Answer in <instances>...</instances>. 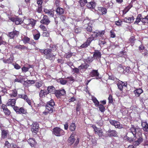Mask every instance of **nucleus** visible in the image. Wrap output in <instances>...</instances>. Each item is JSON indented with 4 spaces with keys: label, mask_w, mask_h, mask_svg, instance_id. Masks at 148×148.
Here are the masks:
<instances>
[{
    "label": "nucleus",
    "mask_w": 148,
    "mask_h": 148,
    "mask_svg": "<svg viewBox=\"0 0 148 148\" xmlns=\"http://www.w3.org/2000/svg\"><path fill=\"white\" fill-rule=\"evenodd\" d=\"M101 52L98 50H95L93 52V57L97 59H100L101 58Z\"/></svg>",
    "instance_id": "nucleus-26"
},
{
    "label": "nucleus",
    "mask_w": 148,
    "mask_h": 148,
    "mask_svg": "<svg viewBox=\"0 0 148 148\" xmlns=\"http://www.w3.org/2000/svg\"><path fill=\"white\" fill-rule=\"evenodd\" d=\"M91 42L90 39L88 38L86 42L81 45L80 47L82 48H86L90 45Z\"/></svg>",
    "instance_id": "nucleus-31"
},
{
    "label": "nucleus",
    "mask_w": 148,
    "mask_h": 148,
    "mask_svg": "<svg viewBox=\"0 0 148 148\" xmlns=\"http://www.w3.org/2000/svg\"><path fill=\"white\" fill-rule=\"evenodd\" d=\"M39 51L42 54L45 56L46 58L50 60L53 61L55 59L56 53H52V49H40Z\"/></svg>",
    "instance_id": "nucleus-1"
},
{
    "label": "nucleus",
    "mask_w": 148,
    "mask_h": 148,
    "mask_svg": "<svg viewBox=\"0 0 148 148\" xmlns=\"http://www.w3.org/2000/svg\"><path fill=\"white\" fill-rule=\"evenodd\" d=\"M107 132L108 136H110L116 137L117 136V133L114 130L109 129Z\"/></svg>",
    "instance_id": "nucleus-25"
},
{
    "label": "nucleus",
    "mask_w": 148,
    "mask_h": 148,
    "mask_svg": "<svg viewBox=\"0 0 148 148\" xmlns=\"http://www.w3.org/2000/svg\"><path fill=\"white\" fill-rule=\"evenodd\" d=\"M82 29L81 27L76 28L75 29V32L76 33H79L81 32Z\"/></svg>",
    "instance_id": "nucleus-57"
},
{
    "label": "nucleus",
    "mask_w": 148,
    "mask_h": 148,
    "mask_svg": "<svg viewBox=\"0 0 148 148\" xmlns=\"http://www.w3.org/2000/svg\"><path fill=\"white\" fill-rule=\"evenodd\" d=\"M117 80L119 82L117 85L118 88L121 90H122L123 88V87H127V84L126 82H123L119 79H117Z\"/></svg>",
    "instance_id": "nucleus-13"
},
{
    "label": "nucleus",
    "mask_w": 148,
    "mask_h": 148,
    "mask_svg": "<svg viewBox=\"0 0 148 148\" xmlns=\"http://www.w3.org/2000/svg\"><path fill=\"white\" fill-rule=\"evenodd\" d=\"M97 12L99 15H105L107 12V9L104 7H98Z\"/></svg>",
    "instance_id": "nucleus-15"
},
{
    "label": "nucleus",
    "mask_w": 148,
    "mask_h": 148,
    "mask_svg": "<svg viewBox=\"0 0 148 148\" xmlns=\"http://www.w3.org/2000/svg\"><path fill=\"white\" fill-rule=\"evenodd\" d=\"M13 109L17 114H26L27 113V110L23 107H19L16 106L13 107Z\"/></svg>",
    "instance_id": "nucleus-5"
},
{
    "label": "nucleus",
    "mask_w": 148,
    "mask_h": 148,
    "mask_svg": "<svg viewBox=\"0 0 148 148\" xmlns=\"http://www.w3.org/2000/svg\"><path fill=\"white\" fill-rule=\"evenodd\" d=\"M27 67H25V66H23L22 67V71L23 72L26 73L28 71L29 69L33 67V65L27 64Z\"/></svg>",
    "instance_id": "nucleus-38"
},
{
    "label": "nucleus",
    "mask_w": 148,
    "mask_h": 148,
    "mask_svg": "<svg viewBox=\"0 0 148 148\" xmlns=\"http://www.w3.org/2000/svg\"><path fill=\"white\" fill-rule=\"evenodd\" d=\"M39 124L37 122L33 123L31 125V131L33 135H36L38 131Z\"/></svg>",
    "instance_id": "nucleus-6"
},
{
    "label": "nucleus",
    "mask_w": 148,
    "mask_h": 148,
    "mask_svg": "<svg viewBox=\"0 0 148 148\" xmlns=\"http://www.w3.org/2000/svg\"><path fill=\"white\" fill-rule=\"evenodd\" d=\"M14 60V57L12 54L10 55V57L7 59H3L2 61L5 64H12Z\"/></svg>",
    "instance_id": "nucleus-12"
},
{
    "label": "nucleus",
    "mask_w": 148,
    "mask_h": 148,
    "mask_svg": "<svg viewBox=\"0 0 148 148\" xmlns=\"http://www.w3.org/2000/svg\"><path fill=\"white\" fill-rule=\"evenodd\" d=\"M16 99H8V102L6 104V105L8 106H10L13 108L14 106H15L16 103Z\"/></svg>",
    "instance_id": "nucleus-19"
},
{
    "label": "nucleus",
    "mask_w": 148,
    "mask_h": 148,
    "mask_svg": "<svg viewBox=\"0 0 148 148\" xmlns=\"http://www.w3.org/2000/svg\"><path fill=\"white\" fill-rule=\"evenodd\" d=\"M49 94L47 90L45 89L41 90L39 92V95L40 97L44 98Z\"/></svg>",
    "instance_id": "nucleus-29"
},
{
    "label": "nucleus",
    "mask_w": 148,
    "mask_h": 148,
    "mask_svg": "<svg viewBox=\"0 0 148 148\" xmlns=\"http://www.w3.org/2000/svg\"><path fill=\"white\" fill-rule=\"evenodd\" d=\"M107 5H108L107 7L108 8H113V3L112 1L108 2L107 3Z\"/></svg>",
    "instance_id": "nucleus-55"
},
{
    "label": "nucleus",
    "mask_w": 148,
    "mask_h": 148,
    "mask_svg": "<svg viewBox=\"0 0 148 148\" xmlns=\"http://www.w3.org/2000/svg\"><path fill=\"white\" fill-rule=\"evenodd\" d=\"M59 82L62 85H65L67 83V81L64 78H61L59 79Z\"/></svg>",
    "instance_id": "nucleus-52"
},
{
    "label": "nucleus",
    "mask_w": 148,
    "mask_h": 148,
    "mask_svg": "<svg viewBox=\"0 0 148 148\" xmlns=\"http://www.w3.org/2000/svg\"><path fill=\"white\" fill-rule=\"evenodd\" d=\"M28 143L32 147H35L37 144V142L35 139L33 138H29L27 140Z\"/></svg>",
    "instance_id": "nucleus-28"
},
{
    "label": "nucleus",
    "mask_w": 148,
    "mask_h": 148,
    "mask_svg": "<svg viewBox=\"0 0 148 148\" xmlns=\"http://www.w3.org/2000/svg\"><path fill=\"white\" fill-rule=\"evenodd\" d=\"M24 82L25 83L27 86H30L32 84H34L35 82V81L34 80H27L24 81Z\"/></svg>",
    "instance_id": "nucleus-45"
},
{
    "label": "nucleus",
    "mask_w": 148,
    "mask_h": 148,
    "mask_svg": "<svg viewBox=\"0 0 148 148\" xmlns=\"http://www.w3.org/2000/svg\"><path fill=\"white\" fill-rule=\"evenodd\" d=\"M97 34L98 36L99 37H102L105 33L104 30L99 31L96 30Z\"/></svg>",
    "instance_id": "nucleus-47"
},
{
    "label": "nucleus",
    "mask_w": 148,
    "mask_h": 148,
    "mask_svg": "<svg viewBox=\"0 0 148 148\" xmlns=\"http://www.w3.org/2000/svg\"><path fill=\"white\" fill-rule=\"evenodd\" d=\"M142 18V16L141 14H138L136 19V21L134 22V24H138L140 21H141Z\"/></svg>",
    "instance_id": "nucleus-40"
},
{
    "label": "nucleus",
    "mask_w": 148,
    "mask_h": 148,
    "mask_svg": "<svg viewBox=\"0 0 148 148\" xmlns=\"http://www.w3.org/2000/svg\"><path fill=\"white\" fill-rule=\"evenodd\" d=\"M55 88L53 86H49L47 88V91L48 93L54 94H55L56 90Z\"/></svg>",
    "instance_id": "nucleus-30"
},
{
    "label": "nucleus",
    "mask_w": 148,
    "mask_h": 148,
    "mask_svg": "<svg viewBox=\"0 0 148 148\" xmlns=\"http://www.w3.org/2000/svg\"><path fill=\"white\" fill-rule=\"evenodd\" d=\"M99 110L101 112H103L105 111V108L103 105L100 104L99 106Z\"/></svg>",
    "instance_id": "nucleus-49"
},
{
    "label": "nucleus",
    "mask_w": 148,
    "mask_h": 148,
    "mask_svg": "<svg viewBox=\"0 0 148 148\" xmlns=\"http://www.w3.org/2000/svg\"><path fill=\"white\" fill-rule=\"evenodd\" d=\"M129 131L136 138H137L138 135H141V130L138 127H135L134 125H132Z\"/></svg>",
    "instance_id": "nucleus-2"
},
{
    "label": "nucleus",
    "mask_w": 148,
    "mask_h": 148,
    "mask_svg": "<svg viewBox=\"0 0 148 148\" xmlns=\"http://www.w3.org/2000/svg\"><path fill=\"white\" fill-rule=\"evenodd\" d=\"M50 22L48 16L46 15H44L42 19L40 21V22L44 25H48L50 23Z\"/></svg>",
    "instance_id": "nucleus-14"
},
{
    "label": "nucleus",
    "mask_w": 148,
    "mask_h": 148,
    "mask_svg": "<svg viewBox=\"0 0 148 148\" xmlns=\"http://www.w3.org/2000/svg\"><path fill=\"white\" fill-rule=\"evenodd\" d=\"M19 34V32L15 30V28L14 27L12 31L9 32L8 36L10 39H14V38L18 36Z\"/></svg>",
    "instance_id": "nucleus-7"
},
{
    "label": "nucleus",
    "mask_w": 148,
    "mask_h": 148,
    "mask_svg": "<svg viewBox=\"0 0 148 148\" xmlns=\"http://www.w3.org/2000/svg\"><path fill=\"white\" fill-rule=\"evenodd\" d=\"M12 65L14 66V68L16 69H19L21 68V66L17 63H13L12 64Z\"/></svg>",
    "instance_id": "nucleus-58"
},
{
    "label": "nucleus",
    "mask_w": 148,
    "mask_h": 148,
    "mask_svg": "<svg viewBox=\"0 0 148 148\" xmlns=\"http://www.w3.org/2000/svg\"><path fill=\"white\" fill-rule=\"evenodd\" d=\"M87 0H80L79 3L81 6L83 7L85 5L86 3H87Z\"/></svg>",
    "instance_id": "nucleus-50"
},
{
    "label": "nucleus",
    "mask_w": 148,
    "mask_h": 148,
    "mask_svg": "<svg viewBox=\"0 0 148 148\" xmlns=\"http://www.w3.org/2000/svg\"><path fill=\"white\" fill-rule=\"evenodd\" d=\"M136 40L135 37L134 36H132L129 38V43L132 46H133L135 43V41Z\"/></svg>",
    "instance_id": "nucleus-42"
},
{
    "label": "nucleus",
    "mask_w": 148,
    "mask_h": 148,
    "mask_svg": "<svg viewBox=\"0 0 148 148\" xmlns=\"http://www.w3.org/2000/svg\"><path fill=\"white\" fill-rule=\"evenodd\" d=\"M110 37L114 38L116 37V34L113 30H111L110 32Z\"/></svg>",
    "instance_id": "nucleus-59"
},
{
    "label": "nucleus",
    "mask_w": 148,
    "mask_h": 148,
    "mask_svg": "<svg viewBox=\"0 0 148 148\" xmlns=\"http://www.w3.org/2000/svg\"><path fill=\"white\" fill-rule=\"evenodd\" d=\"M55 103L53 99H51L49 101L47 102L45 106H48L49 107H52V108H54V106L55 105Z\"/></svg>",
    "instance_id": "nucleus-35"
},
{
    "label": "nucleus",
    "mask_w": 148,
    "mask_h": 148,
    "mask_svg": "<svg viewBox=\"0 0 148 148\" xmlns=\"http://www.w3.org/2000/svg\"><path fill=\"white\" fill-rule=\"evenodd\" d=\"M60 16V19L63 22H64L65 21L66 17L65 15H61Z\"/></svg>",
    "instance_id": "nucleus-62"
},
{
    "label": "nucleus",
    "mask_w": 148,
    "mask_h": 148,
    "mask_svg": "<svg viewBox=\"0 0 148 148\" xmlns=\"http://www.w3.org/2000/svg\"><path fill=\"white\" fill-rule=\"evenodd\" d=\"M141 125L142 128L144 131L146 132H148V123L147 121H142Z\"/></svg>",
    "instance_id": "nucleus-32"
},
{
    "label": "nucleus",
    "mask_w": 148,
    "mask_h": 148,
    "mask_svg": "<svg viewBox=\"0 0 148 148\" xmlns=\"http://www.w3.org/2000/svg\"><path fill=\"white\" fill-rule=\"evenodd\" d=\"M14 48L18 49L20 50H22L27 49V48L23 45H18L14 47Z\"/></svg>",
    "instance_id": "nucleus-39"
},
{
    "label": "nucleus",
    "mask_w": 148,
    "mask_h": 148,
    "mask_svg": "<svg viewBox=\"0 0 148 148\" xmlns=\"http://www.w3.org/2000/svg\"><path fill=\"white\" fill-rule=\"evenodd\" d=\"M115 125L114 126L116 128H118L119 129L121 128H122V125L121 124H120L119 122L116 121Z\"/></svg>",
    "instance_id": "nucleus-51"
},
{
    "label": "nucleus",
    "mask_w": 148,
    "mask_h": 148,
    "mask_svg": "<svg viewBox=\"0 0 148 148\" xmlns=\"http://www.w3.org/2000/svg\"><path fill=\"white\" fill-rule=\"evenodd\" d=\"M36 10L38 13H41L42 11V6H38V8H36Z\"/></svg>",
    "instance_id": "nucleus-53"
},
{
    "label": "nucleus",
    "mask_w": 148,
    "mask_h": 148,
    "mask_svg": "<svg viewBox=\"0 0 148 148\" xmlns=\"http://www.w3.org/2000/svg\"><path fill=\"white\" fill-rule=\"evenodd\" d=\"M90 24L89 23L88 25V26L86 28V30L87 31L89 32H92V26H89V25Z\"/></svg>",
    "instance_id": "nucleus-61"
},
{
    "label": "nucleus",
    "mask_w": 148,
    "mask_h": 148,
    "mask_svg": "<svg viewBox=\"0 0 148 148\" xmlns=\"http://www.w3.org/2000/svg\"><path fill=\"white\" fill-rule=\"evenodd\" d=\"M2 92H4V93L3 94H1V95L2 96L4 95L5 93H7V90L5 88H2L1 90L0 91V93Z\"/></svg>",
    "instance_id": "nucleus-56"
},
{
    "label": "nucleus",
    "mask_w": 148,
    "mask_h": 148,
    "mask_svg": "<svg viewBox=\"0 0 148 148\" xmlns=\"http://www.w3.org/2000/svg\"><path fill=\"white\" fill-rule=\"evenodd\" d=\"M96 6V3L94 1L87 2L86 5L87 7L90 9H94Z\"/></svg>",
    "instance_id": "nucleus-23"
},
{
    "label": "nucleus",
    "mask_w": 148,
    "mask_h": 148,
    "mask_svg": "<svg viewBox=\"0 0 148 148\" xmlns=\"http://www.w3.org/2000/svg\"><path fill=\"white\" fill-rule=\"evenodd\" d=\"M76 125L75 123H71L69 127V130L71 132L74 131L76 128Z\"/></svg>",
    "instance_id": "nucleus-43"
},
{
    "label": "nucleus",
    "mask_w": 148,
    "mask_h": 148,
    "mask_svg": "<svg viewBox=\"0 0 148 148\" xmlns=\"http://www.w3.org/2000/svg\"><path fill=\"white\" fill-rule=\"evenodd\" d=\"M134 93L137 97H139L140 94L143 92V90L140 88L137 89L134 91Z\"/></svg>",
    "instance_id": "nucleus-37"
},
{
    "label": "nucleus",
    "mask_w": 148,
    "mask_h": 148,
    "mask_svg": "<svg viewBox=\"0 0 148 148\" xmlns=\"http://www.w3.org/2000/svg\"><path fill=\"white\" fill-rule=\"evenodd\" d=\"M40 36V33L39 32L37 31V32L35 34H33L34 39L36 40H38Z\"/></svg>",
    "instance_id": "nucleus-44"
},
{
    "label": "nucleus",
    "mask_w": 148,
    "mask_h": 148,
    "mask_svg": "<svg viewBox=\"0 0 148 148\" xmlns=\"http://www.w3.org/2000/svg\"><path fill=\"white\" fill-rule=\"evenodd\" d=\"M7 105L4 104H2L1 105V110L3 112L5 116H9L11 114L10 111L7 108Z\"/></svg>",
    "instance_id": "nucleus-8"
},
{
    "label": "nucleus",
    "mask_w": 148,
    "mask_h": 148,
    "mask_svg": "<svg viewBox=\"0 0 148 148\" xmlns=\"http://www.w3.org/2000/svg\"><path fill=\"white\" fill-rule=\"evenodd\" d=\"M42 83L41 82H38L36 83L35 86L38 88H39L42 86Z\"/></svg>",
    "instance_id": "nucleus-54"
},
{
    "label": "nucleus",
    "mask_w": 148,
    "mask_h": 148,
    "mask_svg": "<svg viewBox=\"0 0 148 148\" xmlns=\"http://www.w3.org/2000/svg\"><path fill=\"white\" fill-rule=\"evenodd\" d=\"M145 49V47L143 45L141 44L138 47V49L141 52H142V50H143Z\"/></svg>",
    "instance_id": "nucleus-63"
},
{
    "label": "nucleus",
    "mask_w": 148,
    "mask_h": 148,
    "mask_svg": "<svg viewBox=\"0 0 148 148\" xmlns=\"http://www.w3.org/2000/svg\"><path fill=\"white\" fill-rule=\"evenodd\" d=\"M17 95V91L16 89L11 90L10 91V93L9 94V95L11 97H15Z\"/></svg>",
    "instance_id": "nucleus-36"
},
{
    "label": "nucleus",
    "mask_w": 148,
    "mask_h": 148,
    "mask_svg": "<svg viewBox=\"0 0 148 148\" xmlns=\"http://www.w3.org/2000/svg\"><path fill=\"white\" fill-rule=\"evenodd\" d=\"M74 133L72 132L67 140L68 142L70 145H72L73 144L75 140V139L74 137Z\"/></svg>",
    "instance_id": "nucleus-20"
},
{
    "label": "nucleus",
    "mask_w": 148,
    "mask_h": 148,
    "mask_svg": "<svg viewBox=\"0 0 148 148\" xmlns=\"http://www.w3.org/2000/svg\"><path fill=\"white\" fill-rule=\"evenodd\" d=\"M99 73L98 72V70H93L90 72V75L91 77H97L99 76Z\"/></svg>",
    "instance_id": "nucleus-33"
},
{
    "label": "nucleus",
    "mask_w": 148,
    "mask_h": 148,
    "mask_svg": "<svg viewBox=\"0 0 148 148\" xmlns=\"http://www.w3.org/2000/svg\"><path fill=\"white\" fill-rule=\"evenodd\" d=\"M92 127L95 134H97L99 137L103 136V133L101 128L97 127L95 125H92Z\"/></svg>",
    "instance_id": "nucleus-11"
},
{
    "label": "nucleus",
    "mask_w": 148,
    "mask_h": 148,
    "mask_svg": "<svg viewBox=\"0 0 148 148\" xmlns=\"http://www.w3.org/2000/svg\"><path fill=\"white\" fill-rule=\"evenodd\" d=\"M92 100L94 103H95V106L96 107L99 106V102L98 101V100L95 97H94L92 98Z\"/></svg>",
    "instance_id": "nucleus-48"
},
{
    "label": "nucleus",
    "mask_w": 148,
    "mask_h": 148,
    "mask_svg": "<svg viewBox=\"0 0 148 148\" xmlns=\"http://www.w3.org/2000/svg\"><path fill=\"white\" fill-rule=\"evenodd\" d=\"M80 70H86L88 69H90L92 67L89 65L88 63H85L82 64L80 66L78 67Z\"/></svg>",
    "instance_id": "nucleus-16"
},
{
    "label": "nucleus",
    "mask_w": 148,
    "mask_h": 148,
    "mask_svg": "<svg viewBox=\"0 0 148 148\" xmlns=\"http://www.w3.org/2000/svg\"><path fill=\"white\" fill-rule=\"evenodd\" d=\"M10 20L14 22L16 25L21 24L23 21L21 18L17 17H12L10 18Z\"/></svg>",
    "instance_id": "nucleus-9"
},
{
    "label": "nucleus",
    "mask_w": 148,
    "mask_h": 148,
    "mask_svg": "<svg viewBox=\"0 0 148 148\" xmlns=\"http://www.w3.org/2000/svg\"><path fill=\"white\" fill-rule=\"evenodd\" d=\"M22 40L24 44H26L29 43V42L30 40V38L27 36H25L22 39Z\"/></svg>",
    "instance_id": "nucleus-46"
},
{
    "label": "nucleus",
    "mask_w": 148,
    "mask_h": 148,
    "mask_svg": "<svg viewBox=\"0 0 148 148\" xmlns=\"http://www.w3.org/2000/svg\"><path fill=\"white\" fill-rule=\"evenodd\" d=\"M92 34L91 35V37H89L88 38L90 39V40L92 41L95 39H96L98 37L97 31L94 32H92Z\"/></svg>",
    "instance_id": "nucleus-34"
},
{
    "label": "nucleus",
    "mask_w": 148,
    "mask_h": 148,
    "mask_svg": "<svg viewBox=\"0 0 148 148\" xmlns=\"http://www.w3.org/2000/svg\"><path fill=\"white\" fill-rule=\"evenodd\" d=\"M66 94V92L64 89L56 90L55 92V95L58 98H60L62 96H64Z\"/></svg>",
    "instance_id": "nucleus-10"
},
{
    "label": "nucleus",
    "mask_w": 148,
    "mask_h": 148,
    "mask_svg": "<svg viewBox=\"0 0 148 148\" xmlns=\"http://www.w3.org/2000/svg\"><path fill=\"white\" fill-rule=\"evenodd\" d=\"M137 137L136 138L137 140L135 141L133 143V145L134 146H137L140 143H141L143 141V139L142 137V134L141 135H138Z\"/></svg>",
    "instance_id": "nucleus-18"
},
{
    "label": "nucleus",
    "mask_w": 148,
    "mask_h": 148,
    "mask_svg": "<svg viewBox=\"0 0 148 148\" xmlns=\"http://www.w3.org/2000/svg\"><path fill=\"white\" fill-rule=\"evenodd\" d=\"M43 11L45 14H47L49 16L54 17V10H48L47 8H44Z\"/></svg>",
    "instance_id": "nucleus-17"
},
{
    "label": "nucleus",
    "mask_w": 148,
    "mask_h": 148,
    "mask_svg": "<svg viewBox=\"0 0 148 148\" xmlns=\"http://www.w3.org/2000/svg\"><path fill=\"white\" fill-rule=\"evenodd\" d=\"M51 49H52V52H54L56 51L57 49L56 46L55 45H52L50 46Z\"/></svg>",
    "instance_id": "nucleus-60"
},
{
    "label": "nucleus",
    "mask_w": 148,
    "mask_h": 148,
    "mask_svg": "<svg viewBox=\"0 0 148 148\" xmlns=\"http://www.w3.org/2000/svg\"><path fill=\"white\" fill-rule=\"evenodd\" d=\"M141 22L144 25L148 24V14L144 17H142Z\"/></svg>",
    "instance_id": "nucleus-41"
},
{
    "label": "nucleus",
    "mask_w": 148,
    "mask_h": 148,
    "mask_svg": "<svg viewBox=\"0 0 148 148\" xmlns=\"http://www.w3.org/2000/svg\"><path fill=\"white\" fill-rule=\"evenodd\" d=\"M134 19V16H132L131 17H126L123 19V20L125 22L128 23H131L133 22Z\"/></svg>",
    "instance_id": "nucleus-24"
},
{
    "label": "nucleus",
    "mask_w": 148,
    "mask_h": 148,
    "mask_svg": "<svg viewBox=\"0 0 148 148\" xmlns=\"http://www.w3.org/2000/svg\"><path fill=\"white\" fill-rule=\"evenodd\" d=\"M24 23L27 26H30L32 28H34L37 23V20L32 18H28L24 20Z\"/></svg>",
    "instance_id": "nucleus-3"
},
{
    "label": "nucleus",
    "mask_w": 148,
    "mask_h": 148,
    "mask_svg": "<svg viewBox=\"0 0 148 148\" xmlns=\"http://www.w3.org/2000/svg\"><path fill=\"white\" fill-rule=\"evenodd\" d=\"M56 11L57 15L60 16L64 14V10L61 7H58L56 9Z\"/></svg>",
    "instance_id": "nucleus-27"
},
{
    "label": "nucleus",
    "mask_w": 148,
    "mask_h": 148,
    "mask_svg": "<svg viewBox=\"0 0 148 148\" xmlns=\"http://www.w3.org/2000/svg\"><path fill=\"white\" fill-rule=\"evenodd\" d=\"M108 100L109 101V103H112L113 101V98L112 95H109V97H108Z\"/></svg>",
    "instance_id": "nucleus-64"
},
{
    "label": "nucleus",
    "mask_w": 148,
    "mask_h": 148,
    "mask_svg": "<svg viewBox=\"0 0 148 148\" xmlns=\"http://www.w3.org/2000/svg\"><path fill=\"white\" fill-rule=\"evenodd\" d=\"M1 138L2 139H4L7 138V135L8 134L9 131L8 130H4L1 129Z\"/></svg>",
    "instance_id": "nucleus-22"
},
{
    "label": "nucleus",
    "mask_w": 148,
    "mask_h": 148,
    "mask_svg": "<svg viewBox=\"0 0 148 148\" xmlns=\"http://www.w3.org/2000/svg\"><path fill=\"white\" fill-rule=\"evenodd\" d=\"M53 108L52 107H49L48 106H45V111L43 112V114L45 115H47L48 114H51L53 113Z\"/></svg>",
    "instance_id": "nucleus-21"
},
{
    "label": "nucleus",
    "mask_w": 148,
    "mask_h": 148,
    "mask_svg": "<svg viewBox=\"0 0 148 148\" xmlns=\"http://www.w3.org/2000/svg\"><path fill=\"white\" fill-rule=\"evenodd\" d=\"M53 133L57 136H60L64 135L65 131L59 127H55L53 129Z\"/></svg>",
    "instance_id": "nucleus-4"
}]
</instances>
